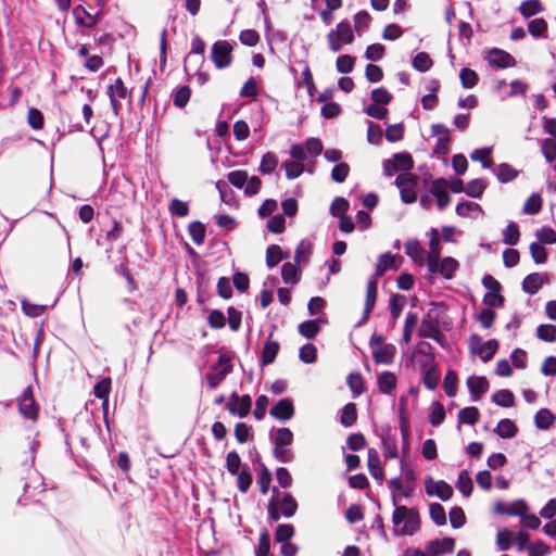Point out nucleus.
<instances>
[{
	"label": "nucleus",
	"mask_w": 556,
	"mask_h": 556,
	"mask_svg": "<svg viewBox=\"0 0 556 556\" xmlns=\"http://www.w3.org/2000/svg\"><path fill=\"white\" fill-rule=\"evenodd\" d=\"M395 509L392 515L393 532L396 536L413 535L420 528V518L417 509L396 505V495L392 497Z\"/></svg>",
	"instance_id": "nucleus-1"
},
{
	"label": "nucleus",
	"mask_w": 556,
	"mask_h": 556,
	"mask_svg": "<svg viewBox=\"0 0 556 556\" xmlns=\"http://www.w3.org/2000/svg\"><path fill=\"white\" fill-rule=\"evenodd\" d=\"M327 41L332 52H339L344 45L352 43L354 34L350 23L348 21L340 22L327 34Z\"/></svg>",
	"instance_id": "nucleus-2"
},
{
	"label": "nucleus",
	"mask_w": 556,
	"mask_h": 556,
	"mask_svg": "<svg viewBox=\"0 0 556 556\" xmlns=\"http://www.w3.org/2000/svg\"><path fill=\"white\" fill-rule=\"evenodd\" d=\"M372 358L377 364L391 365L396 353L395 345L386 343L381 334H374L370 339Z\"/></svg>",
	"instance_id": "nucleus-3"
},
{
	"label": "nucleus",
	"mask_w": 556,
	"mask_h": 556,
	"mask_svg": "<svg viewBox=\"0 0 556 556\" xmlns=\"http://www.w3.org/2000/svg\"><path fill=\"white\" fill-rule=\"evenodd\" d=\"M232 46L227 40L216 41L211 51V59L218 70L229 67L232 62Z\"/></svg>",
	"instance_id": "nucleus-4"
},
{
	"label": "nucleus",
	"mask_w": 556,
	"mask_h": 556,
	"mask_svg": "<svg viewBox=\"0 0 556 556\" xmlns=\"http://www.w3.org/2000/svg\"><path fill=\"white\" fill-rule=\"evenodd\" d=\"M382 165L384 175L392 176L400 170L408 173L414 166V161L408 153H395L392 159L384 160Z\"/></svg>",
	"instance_id": "nucleus-5"
},
{
	"label": "nucleus",
	"mask_w": 556,
	"mask_h": 556,
	"mask_svg": "<svg viewBox=\"0 0 556 556\" xmlns=\"http://www.w3.org/2000/svg\"><path fill=\"white\" fill-rule=\"evenodd\" d=\"M395 185L400 189L401 199L405 203H414L417 199L415 188L417 177L410 173H404L396 177Z\"/></svg>",
	"instance_id": "nucleus-6"
},
{
	"label": "nucleus",
	"mask_w": 556,
	"mask_h": 556,
	"mask_svg": "<svg viewBox=\"0 0 556 556\" xmlns=\"http://www.w3.org/2000/svg\"><path fill=\"white\" fill-rule=\"evenodd\" d=\"M270 500L275 502L283 517L290 518L295 515L298 503L290 493L281 494L277 488H273Z\"/></svg>",
	"instance_id": "nucleus-7"
},
{
	"label": "nucleus",
	"mask_w": 556,
	"mask_h": 556,
	"mask_svg": "<svg viewBox=\"0 0 556 556\" xmlns=\"http://www.w3.org/2000/svg\"><path fill=\"white\" fill-rule=\"evenodd\" d=\"M428 269L432 274H439L446 279H451L458 268V262L453 257L441 258V255L435 260H429Z\"/></svg>",
	"instance_id": "nucleus-8"
},
{
	"label": "nucleus",
	"mask_w": 556,
	"mask_h": 556,
	"mask_svg": "<svg viewBox=\"0 0 556 556\" xmlns=\"http://www.w3.org/2000/svg\"><path fill=\"white\" fill-rule=\"evenodd\" d=\"M231 369L232 367L229 364V358L226 355H220L212 371L205 376L208 388L215 389L226 378Z\"/></svg>",
	"instance_id": "nucleus-9"
},
{
	"label": "nucleus",
	"mask_w": 556,
	"mask_h": 556,
	"mask_svg": "<svg viewBox=\"0 0 556 556\" xmlns=\"http://www.w3.org/2000/svg\"><path fill=\"white\" fill-rule=\"evenodd\" d=\"M72 15L76 25L81 28L80 33L85 35L97 25L99 12L91 13L84 5L78 4L72 10Z\"/></svg>",
	"instance_id": "nucleus-10"
},
{
	"label": "nucleus",
	"mask_w": 556,
	"mask_h": 556,
	"mask_svg": "<svg viewBox=\"0 0 556 556\" xmlns=\"http://www.w3.org/2000/svg\"><path fill=\"white\" fill-rule=\"evenodd\" d=\"M108 96L114 115L118 116L122 110V101L129 98L128 90L121 78H116L114 83L108 87Z\"/></svg>",
	"instance_id": "nucleus-11"
},
{
	"label": "nucleus",
	"mask_w": 556,
	"mask_h": 556,
	"mask_svg": "<svg viewBox=\"0 0 556 556\" xmlns=\"http://www.w3.org/2000/svg\"><path fill=\"white\" fill-rule=\"evenodd\" d=\"M252 406V399L250 395L239 396L233 392L227 404V409L231 415L243 418L249 415Z\"/></svg>",
	"instance_id": "nucleus-12"
},
{
	"label": "nucleus",
	"mask_w": 556,
	"mask_h": 556,
	"mask_svg": "<svg viewBox=\"0 0 556 556\" xmlns=\"http://www.w3.org/2000/svg\"><path fill=\"white\" fill-rule=\"evenodd\" d=\"M425 490L428 495H434L442 501H447L453 495V489L448 483L443 480L434 481L431 477L426 479Z\"/></svg>",
	"instance_id": "nucleus-13"
},
{
	"label": "nucleus",
	"mask_w": 556,
	"mask_h": 556,
	"mask_svg": "<svg viewBox=\"0 0 556 556\" xmlns=\"http://www.w3.org/2000/svg\"><path fill=\"white\" fill-rule=\"evenodd\" d=\"M447 181L443 178L437 179L432 182L431 193L437 198V205L440 211L444 210L451 201L447 193Z\"/></svg>",
	"instance_id": "nucleus-14"
},
{
	"label": "nucleus",
	"mask_w": 556,
	"mask_h": 556,
	"mask_svg": "<svg viewBox=\"0 0 556 556\" xmlns=\"http://www.w3.org/2000/svg\"><path fill=\"white\" fill-rule=\"evenodd\" d=\"M488 62L491 66L497 68L513 67L516 65L515 59L506 51L492 49L489 52Z\"/></svg>",
	"instance_id": "nucleus-15"
},
{
	"label": "nucleus",
	"mask_w": 556,
	"mask_h": 556,
	"mask_svg": "<svg viewBox=\"0 0 556 556\" xmlns=\"http://www.w3.org/2000/svg\"><path fill=\"white\" fill-rule=\"evenodd\" d=\"M367 465L371 477L381 484L384 479V473L381 466L379 453L375 448L368 450Z\"/></svg>",
	"instance_id": "nucleus-16"
},
{
	"label": "nucleus",
	"mask_w": 556,
	"mask_h": 556,
	"mask_svg": "<svg viewBox=\"0 0 556 556\" xmlns=\"http://www.w3.org/2000/svg\"><path fill=\"white\" fill-rule=\"evenodd\" d=\"M270 415L282 421L289 420L294 415V406L289 399H282L270 408Z\"/></svg>",
	"instance_id": "nucleus-17"
},
{
	"label": "nucleus",
	"mask_w": 556,
	"mask_h": 556,
	"mask_svg": "<svg viewBox=\"0 0 556 556\" xmlns=\"http://www.w3.org/2000/svg\"><path fill=\"white\" fill-rule=\"evenodd\" d=\"M455 547L453 538H444L442 540H433L427 543L426 549L431 556L437 554L452 553Z\"/></svg>",
	"instance_id": "nucleus-18"
},
{
	"label": "nucleus",
	"mask_w": 556,
	"mask_h": 556,
	"mask_svg": "<svg viewBox=\"0 0 556 556\" xmlns=\"http://www.w3.org/2000/svg\"><path fill=\"white\" fill-rule=\"evenodd\" d=\"M467 387L473 401H478L489 389V381L484 377L470 376L467 379Z\"/></svg>",
	"instance_id": "nucleus-19"
},
{
	"label": "nucleus",
	"mask_w": 556,
	"mask_h": 556,
	"mask_svg": "<svg viewBox=\"0 0 556 556\" xmlns=\"http://www.w3.org/2000/svg\"><path fill=\"white\" fill-rule=\"evenodd\" d=\"M377 293H378V281L377 278L370 277L367 281V288H366V300H365V307H364V318L367 319L368 315L372 311L376 300H377Z\"/></svg>",
	"instance_id": "nucleus-20"
},
{
	"label": "nucleus",
	"mask_w": 556,
	"mask_h": 556,
	"mask_svg": "<svg viewBox=\"0 0 556 556\" xmlns=\"http://www.w3.org/2000/svg\"><path fill=\"white\" fill-rule=\"evenodd\" d=\"M392 268H394V269L397 268L396 257L394 255H392L390 252H386L379 256L376 268H375V274L371 277H375L378 279L379 277L383 276V274L388 269H392Z\"/></svg>",
	"instance_id": "nucleus-21"
},
{
	"label": "nucleus",
	"mask_w": 556,
	"mask_h": 556,
	"mask_svg": "<svg viewBox=\"0 0 556 556\" xmlns=\"http://www.w3.org/2000/svg\"><path fill=\"white\" fill-rule=\"evenodd\" d=\"M546 276L539 273L528 275L522 281V289L529 294H535L546 281Z\"/></svg>",
	"instance_id": "nucleus-22"
},
{
	"label": "nucleus",
	"mask_w": 556,
	"mask_h": 556,
	"mask_svg": "<svg viewBox=\"0 0 556 556\" xmlns=\"http://www.w3.org/2000/svg\"><path fill=\"white\" fill-rule=\"evenodd\" d=\"M396 376L391 371H383L377 378L378 389L381 393L391 394L396 387Z\"/></svg>",
	"instance_id": "nucleus-23"
},
{
	"label": "nucleus",
	"mask_w": 556,
	"mask_h": 556,
	"mask_svg": "<svg viewBox=\"0 0 556 556\" xmlns=\"http://www.w3.org/2000/svg\"><path fill=\"white\" fill-rule=\"evenodd\" d=\"M498 349V342L495 339L488 340L480 343L477 349H473V353L478 354L480 358L486 363L489 362Z\"/></svg>",
	"instance_id": "nucleus-24"
},
{
	"label": "nucleus",
	"mask_w": 556,
	"mask_h": 556,
	"mask_svg": "<svg viewBox=\"0 0 556 556\" xmlns=\"http://www.w3.org/2000/svg\"><path fill=\"white\" fill-rule=\"evenodd\" d=\"M280 345L277 341L271 340V334H269L268 339L264 343L263 351H262V365H269L274 363L278 352H279Z\"/></svg>",
	"instance_id": "nucleus-25"
},
{
	"label": "nucleus",
	"mask_w": 556,
	"mask_h": 556,
	"mask_svg": "<svg viewBox=\"0 0 556 556\" xmlns=\"http://www.w3.org/2000/svg\"><path fill=\"white\" fill-rule=\"evenodd\" d=\"M18 410L21 415L29 420H37L39 417V405L37 404L35 399L17 402Z\"/></svg>",
	"instance_id": "nucleus-26"
},
{
	"label": "nucleus",
	"mask_w": 556,
	"mask_h": 556,
	"mask_svg": "<svg viewBox=\"0 0 556 556\" xmlns=\"http://www.w3.org/2000/svg\"><path fill=\"white\" fill-rule=\"evenodd\" d=\"M405 253L417 264L425 262V250L417 240H409L405 243Z\"/></svg>",
	"instance_id": "nucleus-27"
},
{
	"label": "nucleus",
	"mask_w": 556,
	"mask_h": 556,
	"mask_svg": "<svg viewBox=\"0 0 556 556\" xmlns=\"http://www.w3.org/2000/svg\"><path fill=\"white\" fill-rule=\"evenodd\" d=\"M312 250H313V244L309 240H307V239L301 240L300 243L298 244V247L295 249V253H294L295 263H298L299 265L307 263L308 258L312 254Z\"/></svg>",
	"instance_id": "nucleus-28"
},
{
	"label": "nucleus",
	"mask_w": 556,
	"mask_h": 556,
	"mask_svg": "<svg viewBox=\"0 0 556 556\" xmlns=\"http://www.w3.org/2000/svg\"><path fill=\"white\" fill-rule=\"evenodd\" d=\"M494 431L498 437L503 439H510L516 435L518 430L514 421L508 418H504L498 421Z\"/></svg>",
	"instance_id": "nucleus-29"
},
{
	"label": "nucleus",
	"mask_w": 556,
	"mask_h": 556,
	"mask_svg": "<svg viewBox=\"0 0 556 556\" xmlns=\"http://www.w3.org/2000/svg\"><path fill=\"white\" fill-rule=\"evenodd\" d=\"M274 445L290 446L293 442V432L289 428H278L275 433L271 432Z\"/></svg>",
	"instance_id": "nucleus-30"
},
{
	"label": "nucleus",
	"mask_w": 556,
	"mask_h": 556,
	"mask_svg": "<svg viewBox=\"0 0 556 556\" xmlns=\"http://www.w3.org/2000/svg\"><path fill=\"white\" fill-rule=\"evenodd\" d=\"M555 420V416L547 408L540 409L534 417L536 428L541 430H547Z\"/></svg>",
	"instance_id": "nucleus-31"
},
{
	"label": "nucleus",
	"mask_w": 556,
	"mask_h": 556,
	"mask_svg": "<svg viewBox=\"0 0 556 556\" xmlns=\"http://www.w3.org/2000/svg\"><path fill=\"white\" fill-rule=\"evenodd\" d=\"M288 254H283L277 244H271L266 250V264L268 267H275L282 258H288Z\"/></svg>",
	"instance_id": "nucleus-32"
},
{
	"label": "nucleus",
	"mask_w": 556,
	"mask_h": 556,
	"mask_svg": "<svg viewBox=\"0 0 556 556\" xmlns=\"http://www.w3.org/2000/svg\"><path fill=\"white\" fill-rule=\"evenodd\" d=\"M21 308L26 316L35 318L41 316L46 312L47 306L33 303L24 298L21 301Z\"/></svg>",
	"instance_id": "nucleus-33"
},
{
	"label": "nucleus",
	"mask_w": 556,
	"mask_h": 556,
	"mask_svg": "<svg viewBox=\"0 0 556 556\" xmlns=\"http://www.w3.org/2000/svg\"><path fill=\"white\" fill-rule=\"evenodd\" d=\"M27 124L34 130H40L45 126L43 113L37 108H29L27 112Z\"/></svg>",
	"instance_id": "nucleus-34"
},
{
	"label": "nucleus",
	"mask_w": 556,
	"mask_h": 556,
	"mask_svg": "<svg viewBox=\"0 0 556 556\" xmlns=\"http://www.w3.org/2000/svg\"><path fill=\"white\" fill-rule=\"evenodd\" d=\"M494 173H495L497 179L503 184L509 182L518 176V172L507 163L501 164L494 170Z\"/></svg>",
	"instance_id": "nucleus-35"
},
{
	"label": "nucleus",
	"mask_w": 556,
	"mask_h": 556,
	"mask_svg": "<svg viewBox=\"0 0 556 556\" xmlns=\"http://www.w3.org/2000/svg\"><path fill=\"white\" fill-rule=\"evenodd\" d=\"M357 419L356 405L354 403H348L341 410L340 422L344 427H351Z\"/></svg>",
	"instance_id": "nucleus-36"
},
{
	"label": "nucleus",
	"mask_w": 556,
	"mask_h": 556,
	"mask_svg": "<svg viewBox=\"0 0 556 556\" xmlns=\"http://www.w3.org/2000/svg\"><path fill=\"white\" fill-rule=\"evenodd\" d=\"M519 228L515 222H509L503 230V242L507 245H516L519 241Z\"/></svg>",
	"instance_id": "nucleus-37"
},
{
	"label": "nucleus",
	"mask_w": 556,
	"mask_h": 556,
	"mask_svg": "<svg viewBox=\"0 0 556 556\" xmlns=\"http://www.w3.org/2000/svg\"><path fill=\"white\" fill-rule=\"evenodd\" d=\"M406 304V298L402 294H393L389 300V308L392 318L395 320L402 314V311Z\"/></svg>",
	"instance_id": "nucleus-38"
},
{
	"label": "nucleus",
	"mask_w": 556,
	"mask_h": 556,
	"mask_svg": "<svg viewBox=\"0 0 556 556\" xmlns=\"http://www.w3.org/2000/svg\"><path fill=\"white\" fill-rule=\"evenodd\" d=\"M299 332L306 339H314L319 332V321L312 319L301 323L299 325Z\"/></svg>",
	"instance_id": "nucleus-39"
},
{
	"label": "nucleus",
	"mask_w": 556,
	"mask_h": 556,
	"mask_svg": "<svg viewBox=\"0 0 556 556\" xmlns=\"http://www.w3.org/2000/svg\"><path fill=\"white\" fill-rule=\"evenodd\" d=\"M281 276L286 283L295 285L300 279L298 267L292 263H286L281 268Z\"/></svg>",
	"instance_id": "nucleus-40"
},
{
	"label": "nucleus",
	"mask_w": 556,
	"mask_h": 556,
	"mask_svg": "<svg viewBox=\"0 0 556 556\" xmlns=\"http://www.w3.org/2000/svg\"><path fill=\"white\" fill-rule=\"evenodd\" d=\"M514 394L509 390L503 389L495 392L492 396V401L502 407H511L514 405Z\"/></svg>",
	"instance_id": "nucleus-41"
},
{
	"label": "nucleus",
	"mask_w": 556,
	"mask_h": 556,
	"mask_svg": "<svg viewBox=\"0 0 556 556\" xmlns=\"http://www.w3.org/2000/svg\"><path fill=\"white\" fill-rule=\"evenodd\" d=\"M491 153L492 148L477 149L470 154V159L480 162L484 168H492Z\"/></svg>",
	"instance_id": "nucleus-42"
},
{
	"label": "nucleus",
	"mask_w": 556,
	"mask_h": 556,
	"mask_svg": "<svg viewBox=\"0 0 556 556\" xmlns=\"http://www.w3.org/2000/svg\"><path fill=\"white\" fill-rule=\"evenodd\" d=\"M519 11L525 17H530L542 12L543 7L539 0H527L520 4Z\"/></svg>",
	"instance_id": "nucleus-43"
},
{
	"label": "nucleus",
	"mask_w": 556,
	"mask_h": 556,
	"mask_svg": "<svg viewBox=\"0 0 556 556\" xmlns=\"http://www.w3.org/2000/svg\"><path fill=\"white\" fill-rule=\"evenodd\" d=\"M485 188L486 182L483 179L477 178L467 184L465 192L471 198H480Z\"/></svg>",
	"instance_id": "nucleus-44"
},
{
	"label": "nucleus",
	"mask_w": 556,
	"mask_h": 556,
	"mask_svg": "<svg viewBox=\"0 0 556 556\" xmlns=\"http://www.w3.org/2000/svg\"><path fill=\"white\" fill-rule=\"evenodd\" d=\"M479 410L477 407L470 406L463 408L458 413L459 424L475 425L479 419Z\"/></svg>",
	"instance_id": "nucleus-45"
},
{
	"label": "nucleus",
	"mask_w": 556,
	"mask_h": 556,
	"mask_svg": "<svg viewBox=\"0 0 556 556\" xmlns=\"http://www.w3.org/2000/svg\"><path fill=\"white\" fill-rule=\"evenodd\" d=\"M189 233L197 245H201L205 239V226L200 222H192L189 225Z\"/></svg>",
	"instance_id": "nucleus-46"
},
{
	"label": "nucleus",
	"mask_w": 556,
	"mask_h": 556,
	"mask_svg": "<svg viewBox=\"0 0 556 556\" xmlns=\"http://www.w3.org/2000/svg\"><path fill=\"white\" fill-rule=\"evenodd\" d=\"M542 208V198L538 193L531 194L523 205V213L529 215L538 214Z\"/></svg>",
	"instance_id": "nucleus-47"
},
{
	"label": "nucleus",
	"mask_w": 556,
	"mask_h": 556,
	"mask_svg": "<svg viewBox=\"0 0 556 556\" xmlns=\"http://www.w3.org/2000/svg\"><path fill=\"white\" fill-rule=\"evenodd\" d=\"M456 488L459 490L460 493H463L465 496H469L472 492V480L469 477L468 472L466 470H463L458 475V479L456 482Z\"/></svg>",
	"instance_id": "nucleus-48"
},
{
	"label": "nucleus",
	"mask_w": 556,
	"mask_h": 556,
	"mask_svg": "<svg viewBox=\"0 0 556 556\" xmlns=\"http://www.w3.org/2000/svg\"><path fill=\"white\" fill-rule=\"evenodd\" d=\"M430 250L427 255V262L429 260H435L441 255L439 231L434 228L430 231Z\"/></svg>",
	"instance_id": "nucleus-49"
},
{
	"label": "nucleus",
	"mask_w": 556,
	"mask_h": 556,
	"mask_svg": "<svg viewBox=\"0 0 556 556\" xmlns=\"http://www.w3.org/2000/svg\"><path fill=\"white\" fill-rule=\"evenodd\" d=\"M536 336L542 341L554 342L556 341V326L551 324L540 325L536 328Z\"/></svg>",
	"instance_id": "nucleus-50"
},
{
	"label": "nucleus",
	"mask_w": 556,
	"mask_h": 556,
	"mask_svg": "<svg viewBox=\"0 0 556 556\" xmlns=\"http://www.w3.org/2000/svg\"><path fill=\"white\" fill-rule=\"evenodd\" d=\"M274 457L280 463H291L294 459V453L289 446L274 445Z\"/></svg>",
	"instance_id": "nucleus-51"
},
{
	"label": "nucleus",
	"mask_w": 556,
	"mask_h": 556,
	"mask_svg": "<svg viewBox=\"0 0 556 556\" xmlns=\"http://www.w3.org/2000/svg\"><path fill=\"white\" fill-rule=\"evenodd\" d=\"M424 384L429 390H434L439 382V374L434 366L424 368Z\"/></svg>",
	"instance_id": "nucleus-52"
},
{
	"label": "nucleus",
	"mask_w": 556,
	"mask_h": 556,
	"mask_svg": "<svg viewBox=\"0 0 556 556\" xmlns=\"http://www.w3.org/2000/svg\"><path fill=\"white\" fill-rule=\"evenodd\" d=\"M460 83L464 88H473L478 83V75L471 68H463L459 74Z\"/></svg>",
	"instance_id": "nucleus-53"
},
{
	"label": "nucleus",
	"mask_w": 556,
	"mask_h": 556,
	"mask_svg": "<svg viewBox=\"0 0 556 556\" xmlns=\"http://www.w3.org/2000/svg\"><path fill=\"white\" fill-rule=\"evenodd\" d=\"M413 66L419 72H427L432 66V60L426 52H419L413 60Z\"/></svg>",
	"instance_id": "nucleus-54"
},
{
	"label": "nucleus",
	"mask_w": 556,
	"mask_h": 556,
	"mask_svg": "<svg viewBox=\"0 0 556 556\" xmlns=\"http://www.w3.org/2000/svg\"><path fill=\"white\" fill-rule=\"evenodd\" d=\"M294 535V528L290 523L279 525L275 532V540L279 543L289 542Z\"/></svg>",
	"instance_id": "nucleus-55"
},
{
	"label": "nucleus",
	"mask_w": 556,
	"mask_h": 556,
	"mask_svg": "<svg viewBox=\"0 0 556 556\" xmlns=\"http://www.w3.org/2000/svg\"><path fill=\"white\" fill-rule=\"evenodd\" d=\"M458 378L454 370H448L444 377V391L448 396H454L457 391Z\"/></svg>",
	"instance_id": "nucleus-56"
},
{
	"label": "nucleus",
	"mask_w": 556,
	"mask_h": 556,
	"mask_svg": "<svg viewBox=\"0 0 556 556\" xmlns=\"http://www.w3.org/2000/svg\"><path fill=\"white\" fill-rule=\"evenodd\" d=\"M355 59L349 54L340 55L337 59L336 67L339 73L348 74L354 68Z\"/></svg>",
	"instance_id": "nucleus-57"
},
{
	"label": "nucleus",
	"mask_w": 556,
	"mask_h": 556,
	"mask_svg": "<svg viewBox=\"0 0 556 556\" xmlns=\"http://www.w3.org/2000/svg\"><path fill=\"white\" fill-rule=\"evenodd\" d=\"M300 359L305 364H312L316 361L317 350L314 344L306 343L300 349Z\"/></svg>",
	"instance_id": "nucleus-58"
},
{
	"label": "nucleus",
	"mask_w": 556,
	"mask_h": 556,
	"mask_svg": "<svg viewBox=\"0 0 556 556\" xmlns=\"http://www.w3.org/2000/svg\"><path fill=\"white\" fill-rule=\"evenodd\" d=\"M349 206L350 204L348 200L341 197H337L331 203L330 213L334 217H342L349 210Z\"/></svg>",
	"instance_id": "nucleus-59"
},
{
	"label": "nucleus",
	"mask_w": 556,
	"mask_h": 556,
	"mask_svg": "<svg viewBox=\"0 0 556 556\" xmlns=\"http://www.w3.org/2000/svg\"><path fill=\"white\" fill-rule=\"evenodd\" d=\"M529 507L523 500H517L510 504H507V508L505 509V514L509 516H519L521 517L526 513H528Z\"/></svg>",
	"instance_id": "nucleus-60"
},
{
	"label": "nucleus",
	"mask_w": 556,
	"mask_h": 556,
	"mask_svg": "<svg viewBox=\"0 0 556 556\" xmlns=\"http://www.w3.org/2000/svg\"><path fill=\"white\" fill-rule=\"evenodd\" d=\"M430 517L438 526H443L446 522L445 509L439 503H432L430 505Z\"/></svg>",
	"instance_id": "nucleus-61"
},
{
	"label": "nucleus",
	"mask_w": 556,
	"mask_h": 556,
	"mask_svg": "<svg viewBox=\"0 0 556 556\" xmlns=\"http://www.w3.org/2000/svg\"><path fill=\"white\" fill-rule=\"evenodd\" d=\"M191 96V90L188 86L178 88L174 93V105L177 108H184L188 103Z\"/></svg>",
	"instance_id": "nucleus-62"
},
{
	"label": "nucleus",
	"mask_w": 556,
	"mask_h": 556,
	"mask_svg": "<svg viewBox=\"0 0 556 556\" xmlns=\"http://www.w3.org/2000/svg\"><path fill=\"white\" fill-rule=\"evenodd\" d=\"M371 100L376 104L387 105L392 100V94L383 87L376 88L371 91Z\"/></svg>",
	"instance_id": "nucleus-63"
},
{
	"label": "nucleus",
	"mask_w": 556,
	"mask_h": 556,
	"mask_svg": "<svg viewBox=\"0 0 556 556\" xmlns=\"http://www.w3.org/2000/svg\"><path fill=\"white\" fill-rule=\"evenodd\" d=\"M277 164L278 160L276 155L271 152H267L262 159L260 169L263 174H270L275 170Z\"/></svg>",
	"instance_id": "nucleus-64"
}]
</instances>
